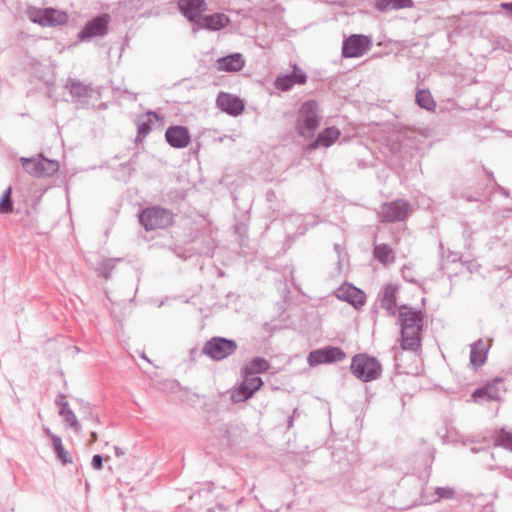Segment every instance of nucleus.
<instances>
[{
    "instance_id": "obj_1",
    "label": "nucleus",
    "mask_w": 512,
    "mask_h": 512,
    "mask_svg": "<svg viewBox=\"0 0 512 512\" xmlns=\"http://www.w3.org/2000/svg\"><path fill=\"white\" fill-rule=\"evenodd\" d=\"M424 315L421 310L406 305L399 309L401 325V347L404 350L417 351L421 347V332Z\"/></svg>"
},
{
    "instance_id": "obj_2",
    "label": "nucleus",
    "mask_w": 512,
    "mask_h": 512,
    "mask_svg": "<svg viewBox=\"0 0 512 512\" xmlns=\"http://www.w3.org/2000/svg\"><path fill=\"white\" fill-rule=\"evenodd\" d=\"M321 115L318 103L310 100L302 104L298 112L296 129L302 137L310 139L319 127Z\"/></svg>"
},
{
    "instance_id": "obj_3",
    "label": "nucleus",
    "mask_w": 512,
    "mask_h": 512,
    "mask_svg": "<svg viewBox=\"0 0 512 512\" xmlns=\"http://www.w3.org/2000/svg\"><path fill=\"white\" fill-rule=\"evenodd\" d=\"M352 373L360 380L369 382L377 379L381 374V365L373 357L365 354H358L351 362Z\"/></svg>"
},
{
    "instance_id": "obj_4",
    "label": "nucleus",
    "mask_w": 512,
    "mask_h": 512,
    "mask_svg": "<svg viewBox=\"0 0 512 512\" xmlns=\"http://www.w3.org/2000/svg\"><path fill=\"white\" fill-rule=\"evenodd\" d=\"M20 161L25 171L34 177L52 176L60 168L57 161L45 158L42 154L32 158L21 157Z\"/></svg>"
},
{
    "instance_id": "obj_5",
    "label": "nucleus",
    "mask_w": 512,
    "mask_h": 512,
    "mask_svg": "<svg viewBox=\"0 0 512 512\" xmlns=\"http://www.w3.org/2000/svg\"><path fill=\"white\" fill-rule=\"evenodd\" d=\"M139 220L147 231L163 229L172 224L173 214L164 208L151 207L142 211Z\"/></svg>"
},
{
    "instance_id": "obj_6",
    "label": "nucleus",
    "mask_w": 512,
    "mask_h": 512,
    "mask_svg": "<svg viewBox=\"0 0 512 512\" xmlns=\"http://www.w3.org/2000/svg\"><path fill=\"white\" fill-rule=\"evenodd\" d=\"M26 13L32 22L41 26H58L68 21L66 12L54 8L29 7Z\"/></svg>"
},
{
    "instance_id": "obj_7",
    "label": "nucleus",
    "mask_w": 512,
    "mask_h": 512,
    "mask_svg": "<svg viewBox=\"0 0 512 512\" xmlns=\"http://www.w3.org/2000/svg\"><path fill=\"white\" fill-rule=\"evenodd\" d=\"M237 347L238 345L234 340L213 337L205 343L202 353L215 361H220L232 355Z\"/></svg>"
},
{
    "instance_id": "obj_8",
    "label": "nucleus",
    "mask_w": 512,
    "mask_h": 512,
    "mask_svg": "<svg viewBox=\"0 0 512 512\" xmlns=\"http://www.w3.org/2000/svg\"><path fill=\"white\" fill-rule=\"evenodd\" d=\"M372 41L370 37L364 35H351L342 46V54L346 58H356L363 56L370 50Z\"/></svg>"
},
{
    "instance_id": "obj_9",
    "label": "nucleus",
    "mask_w": 512,
    "mask_h": 512,
    "mask_svg": "<svg viewBox=\"0 0 512 512\" xmlns=\"http://www.w3.org/2000/svg\"><path fill=\"white\" fill-rule=\"evenodd\" d=\"M409 204L403 200L384 203L381 206L380 219L382 222L403 221L409 211Z\"/></svg>"
},
{
    "instance_id": "obj_10",
    "label": "nucleus",
    "mask_w": 512,
    "mask_h": 512,
    "mask_svg": "<svg viewBox=\"0 0 512 512\" xmlns=\"http://www.w3.org/2000/svg\"><path fill=\"white\" fill-rule=\"evenodd\" d=\"M346 354L338 347L328 346L323 349L310 352L308 363L310 366H316L323 363H333L345 359Z\"/></svg>"
},
{
    "instance_id": "obj_11",
    "label": "nucleus",
    "mask_w": 512,
    "mask_h": 512,
    "mask_svg": "<svg viewBox=\"0 0 512 512\" xmlns=\"http://www.w3.org/2000/svg\"><path fill=\"white\" fill-rule=\"evenodd\" d=\"M242 376V383L232 394L234 402H242L249 399L263 385L262 379L258 376H248V374L246 375L245 373H242Z\"/></svg>"
},
{
    "instance_id": "obj_12",
    "label": "nucleus",
    "mask_w": 512,
    "mask_h": 512,
    "mask_svg": "<svg viewBox=\"0 0 512 512\" xmlns=\"http://www.w3.org/2000/svg\"><path fill=\"white\" fill-rule=\"evenodd\" d=\"M108 23H109V16L106 14L92 19L80 31L79 38L81 40H87L92 37L106 35L107 29H108Z\"/></svg>"
},
{
    "instance_id": "obj_13",
    "label": "nucleus",
    "mask_w": 512,
    "mask_h": 512,
    "mask_svg": "<svg viewBox=\"0 0 512 512\" xmlns=\"http://www.w3.org/2000/svg\"><path fill=\"white\" fill-rule=\"evenodd\" d=\"M336 297L340 300L347 301L355 308L364 305L366 296L365 293L351 284H343L336 290Z\"/></svg>"
},
{
    "instance_id": "obj_14",
    "label": "nucleus",
    "mask_w": 512,
    "mask_h": 512,
    "mask_svg": "<svg viewBox=\"0 0 512 512\" xmlns=\"http://www.w3.org/2000/svg\"><path fill=\"white\" fill-rule=\"evenodd\" d=\"M177 6L180 12L191 22L198 21L197 19L207 8L204 0H178Z\"/></svg>"
},
{
    "instance_id": "obj_15",
    "label": "nucleus",
    "mask_w": 512,
    "mask_h": 512,
    "mask_svg": "<svg viewBox=\"0 0 512 512\" xmlns=\"http://www.w3.org/2000/svg\"><path fill=\"white\" fill-rule=\"evenodd\" d=\"M166 141L174 148H185L189 145L191 138L189 131L183 126H171L165 132Z\"/></svg>"
},
{
    "instance_id": "obj_16",
    "label": "nucleus",
    "mask_w": 512,
    "mask_h": 512,
    "mask_svg": "<svg viewBox=\"0 0 512 512\" xmlns=\"http://www.w3.org/2000/svg\"><path fill=\"white\" fill-rule=\"evenodd\" d=\"M217 106L224 112L233 116L240 115L244 110V104L239 98L221 92L216 99Z\"/></svg>"
},
{
    "instance_id": "obj_17",
    "label": "nucleus",
    "mask_w": 512,
    "mask_h": 512,
    "mask_svg": "<svg viewBox=\"0 0 512 512\" xmlns=\"http://www.w3.org/2000/svg\"><path fill=\"white\" fill-rule=\"evenodd\" d=\"M229 18L223 13H215L204 16L197 21L198 28L208 29L211 31H219L229 24Z\"/></svg>"
},
{
    "instance_id": "obj_18",
    "label": "nucleus",
    "mask_w": 512,
    "mask_h": 512,
    "mask_svg": "<svg viewBox=\"0 0 512 512\" xmlns=\"http://www.w3.org/2000/svg\"><path fill=\"white\" fill-rule=\"evenodd\" d=\"M489 348V341H484L483 339L475 341L471 345L470 363L476 368L482 366L487 359Z\"/></svg>"
},
{
    "instance_id": "obj_19",
    "label": "nucleus",
    "mask_w": 512,
    "mask_h": 512,
    "mask_svg": "<svg viewBox=\"0 0 512 512\" xmlns=\"http://www.w3.org/2000/svg\"><path fill=\"white\" fill-rule=\"evenodd\" d=\"M340 135L341 132L336 127L325 128L322 132L318 134L316 140L309 145V149L314 150L319 147H330L338 140Z\"/></svg>"
},
{
    "instance_id": "obj_20",
    "label": "nucleus",
    "mask_w": 512,
    "mask_h": 512,
    "mask_svg": "<svg viewBox=\"0 0 512 512\" xmlns=\"http://www.w3.org/2000/svg\"><path fill=\"white\" fill-rule=\"evenodd\" d=\"M218 70L226 72H238L245 66V60L240 53H234L217 60Z\"/></svg>"
},
{
    "instance_id": "obj_21",
    "label": "nucleus",
    "mask_w": 512,
    "mask_h": 512,
    "mask_svg": "<svg viewBox=\"0 0 512 512\" xmlns=\"http://www.w3.org/2000/svg\"><path fill=\"white\" fill-rule=\"evenodd\" d=\"M381 306L391 315L396 313V287L386 285L382 291Z\"/></svg>"
},
{
    "instance_id": "obj_22",
    "label": "nucleus",
    "mask_w": 512,
    "mask_h": 512,
    "mask_svg": "<svg viewBox=\"0 0 512 512\" xmlns=\"http://www.w3.org/2000/svg\"><path fill=\"white\" fill-rule=\"evenodd\" d=\"M270 368V363L261 357H255L242 368L241 373H245L248 376L256 375L259 373L266 372Z\"/></svg>"
},
{
    "instance_id": "obj_23",
    "label": "nucleus",
    "mask_w": 512,
    "mask_h": 512,
    "mask_svg": "<svg viewBox=\"0 0 512 512\" xmlns=\"http://www.w3.org/2000/svg\"><path fill=\"white\" fill-rule=\"evenodd\" d=\"M66 87L74 97L79 99L91 97L93 94V89L90 86L74 79H69Z\"/></svg>"
},
{
    "instance_id": "obj_24",
    "label": "nucleus",
    "mask_w": 512,
    "mask_h": 512,
    "mask_svg": "<svg viewBox=\"0 0 512 512\" xmlns=\"http://www.w3.org/2000/svg\"><path fill=\"white\" fill-rule=\"evenodd\" d=\"M59 415L64 419L66 425L73 429L74 432H80L81 424L79 423L75 413L70 409L68 402L63 404L60 409Z\"/></svg>"
},
{
    "instance_id": "obj_25",
    "label": "nucleus",
    "mask_w": 512,
    "mask_h": 512,
    "mask_svg": "<svg viewBox=\"0 0 512 512\" xmlns=\"http://www.w3.org/2000/svg\"><path fill=\"white\" fill-rule=\"evenodd\" d=\"M373 255L384 265L391 264L395 260L393 250L386 244L376 245L374 247Z\"/></svg>"
},
{
    "instance_id": "obj_26",
    "label": "nucleus",
    "mask_w": 512,
    "mask_h": 512,
    "mask_svg": "<svg viewBox=\"0 0 512 512\" xmlns=\"http://www.w3.org/2000/svg\"><path fill=\"white\" fill-rule=\"evenodd\" d=\"M494 443L496 446L503 447L512 451V432L504 428L496 430L493 435Z\"/></svg>"
},
{
    "instance_id": "obj_27",
    "label": "nucleus",
    "mask_w": 512,
    "mask_h": 512,
    "mask_svg": "<svg viewBox=\"0 0 512 512\" xmlns=\"http://www.w3.org/2000/svg\"><path fill=\"white\" fill-rule=\"evenodd\" d=\"M152 120L158 121V115L155 112H148L145 117L139 118L137 121L138 134L145 137L151 131L150 122Z\"/></svg>"
},
{
    "instance_id": "obj_28",
    "label": "nucleus",
    "mask_w": 512,
    "mask_h": 512,
    "mask_svg": "<svg viewBox=\"0 0 512 512\" xmlns=\"http://www.w3.org/2000/svg\"><path fill=\"white\" fill-rule=\"evenodd\" d=\"M52 446L57 455V458L62 462V464H67V463L72 462V457L65 450L63 443H62V439L60 437H53Z\"/></svg>"
},
{
    "instance_id": "obj_29",
    "label": "nucleus",
    "mask_w": 512,
    "mask_h": 512,
    "mask_svg": "<svg viewBox=\"0 0 512 512\" xmlns=\"http://www.w3.org/2000/svg\"><path fill=\"white\" fill-rule=\"evenodd\" d=\"M417 104L426 110H432L435 107V101L427 90H419L416 94Z\"/></svg>"
},
{
    "instance_id": "obj_30",
    "label": "nucleus",
    "mask_w": 512,
    "mask_h": 512,
    "mask_svg": "<svg viewBox=\"0 0 512 512\" xmlns=\"http://www.w3.org/2000/svg\"><path fill=\"white\" fill-rule=\"evenodd\" d=\"M12 210L11 188L9 187L2 194L0 201V213H10Z\"/></svg>"
},
{
    "instance_id": "obj_31",
    "label": "nucleus",
    "mask_w": 512,
    "mask_h": 512,
    "mask_svg": "<svg viewBox=\"0 0 512 512\" xmlns=\"http://www.w3.org/2000/svg\"><path fill=\"white\" fill-rule=\"evenodd\" d=\"M473 398L475 400L483 399V398H487L489 400H497L498 396H497V391L494 388L489 387V388L477 389L473 393Z\"/></svg>"
},
{
    "instance_id": "obj_32",
    "label": "nucleus",
    "mask_w": 512,
    "mask_h": 512,
    "mask_svg": "<svg viewBox=\"0 0 512 512\" xmlns=\"http://www.w3.org/2000/svg\"><path fill=\"white\" fill-rule=\"evenodd\" d=\"M435 494L437 495V498L433 501L438 502L441 499H452L454 497L455 491L451 487H437L435 489Z\"/></svg>"
},
{
    "instance_id": "obj_33",
    "label": "nucleus",
    "mask_w": 512,
    "mask_h": 512,
    "mask_svg": "<svg viewBox=\"0 0 512 512\" xmlns=\"http://www.w3.org/2000/svg\"><path fill=\"white\" fill-rule=\"evenodd\" d=\"M275 85L282 91H287L294 85L293 79L289 75L279 76L276 79Z\"/></svg>"
},
{
    "instance_id": "obj_34",
    "label": "nucleus",
    "mask_w": 512,
    "mask_h": 512,
    "mask_svg": "<svg viewBox=\"0 0 512 512\" xmlns=\"http://www.w3.org/2000/svg\"><path fill=\"white\" fill-rule=\"evenodd\" d=\"M289 76L293 79L294 84H304L307 79L306 74L301 70H295Z\"/></svg>"
},
{
    "instance_id": "obj_35",
    "label": "nucleus",
    "mask_w": 512,
    "mask_h": 512,
    "mask_svg": "<svg viewBox=\"0 0 512 512\" xmlns=\"http://www.w3.org/2000/svg\"><path fill=\"white\" fill-rule=\"evenodd\" d=\"M390 3L392 10L407 8L413 5L412 0H390Z\"/></svg>"
},
{
    "instance_id": "obj_36",
    "label": "nucleus",
    "mask_w": 512,
    "mask_h": 512,
    "mask_svg": "<svg viewBox=\"0 0 512 512\" xmlns=\"http://www.w3.org/2000/svg\"><path fill=\"white\" fill-rule=\"evenodd\" d=\"M375 8L381 12L392 10L390 0H376Z\"/></svg>"
},
{
    "instance_id": "obj_37",
    "label": "nucleus",
    "mask_w": 512,
    "mask_h": 512,
    "mask_svg": "<svg viewBox=\"0 0 512 512\" xmlns=\"http://www.w3.org/2000/svg\"><path fill=\"white\" fill-rule=\"evenodd\" d=\"M91 466L94 470H101L103 468V457L99 454L94 455Z\"/></svg>"
},
{
    "instance_id": "obj_38",
    "label": "nucleus",
    "mask_w": 512,
    "mask_h": 512,
    "mask_svg": "<svg viewBox=\"0 0 512 512\" xmlns=\"http://www.w3.org/2000/svg\"><path fill=\"white\" fill-rule=\"evenodd\" d=\"M113 264L111 260H107L102 264L101 274L105 276V278H109V271L113 268Z\"/></svg>"
},
{
    "instance_id": "obj_39",
    "label": "nucleus",
    "mask_w": 512,
    "mask_h": 512,
    "mask_svg": "<svg viewBox=\"0 0 512 512\" xmlns=\"http://www.w3.org/2000/svg\"><path fill=\"white\" fill-rule=\"evenodd\" d=\"M43 431H44L45 435L51 439L52 442H53V437H58L56 434L52 433V431L46 426H43Z\"/></svg>"
},
{
    "instance_id": "obj_40",
    "label": "nucleus",
    "mask_w": 512,
    "mask_h": 512,
    "mask_svg": "<svg viewBox=\"0 0 512 512\" xmlns=\"http://www.w3.org/2000/svg\"><path fill=\"white\" fill-rule=\"evenodd\" d=\"M89 417L91 418L95 426L100 425V419L98 415H94L92 412H89Z\"/></svg>"
},
{
    "instance_id": "obj_41",
    "label": "nucleus",
    "mask_w": 512,
    "mask_h": 512,
    "mask_svg": "<svg viewBox=\"0 0 512 512\" xmlns=\"http://www.w3.org/2000/svg\"><path fill=\"white\" fill-rule=\"evenodd\" d=\"M114 453L116 457H121L124 455V451L118 446L114 447Z\"/></svg>"
},
{
    "instance_id": "obj_42",
    "label": "nucleus",
    "mask_w": 512,
    "mask_h": 512,
    "mask_svg": "<svg viewBox=\"0 0 512 512\" xmlns=\"http://www.w3.org/2000/svg\"><path fill=\"white\" fill-rule=\"evenodd\" d=\"M98 441V434L96 431H92L90 434V442L95 443Z\"/></svg>"
},
{
    "instance_id": "obj_43",
    "label": "nucleus",
    "mask_w": 512,
    "mask_h": 512,
    "mask_svg": "<svg viewBox=\"0 0 512 512\" xmlns=\"http://www.w3.org/2000/svg\"><path fill=\"white\" fill-rule=\"evenodd\" d=\"M65 402H66V401H65V397H64L63 395H60V396H59V399H58V400H56V403H57L58 405H60V406H61V408H63V404H64Z\"/></svg>"
},
{
    "instance_id": "obj_44",
    "label": "nucleus",
    "mask_w": 512,
    "mask_h": 512,
    "mask_svg": "<svg viewBox=\"0 0 512 512\" xmlns=\"http://www.w3.org/2000/svg\"><path fill=\"white\" fill-rule=\"evenodd\" d=\"M501 7H502L503 9H506V10H509V11H511V12H512V2H511V3H502V4H501Z\"/></svg>"
},
{
    "instance_id": "obj_45",
    "label": "nucleus",
    "mask_w": 512,
    "mask_h": 512,
    "mask_svg": "<svg viewBox=\"0 0 512 512\" xmlns=\"http://www.w3.org/2000/svg\"><path fill=\"white\" fill-rule=\"evenodd\" d=\"M335 249H336V251L338 252L339 245H335Z\"/></svg>"
}]
</instances>
